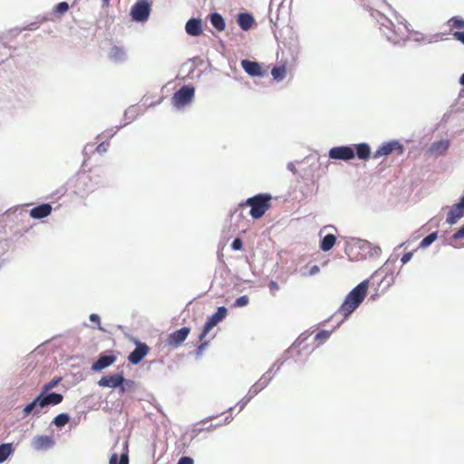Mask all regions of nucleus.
Masks as SVG:
<instances>
[{
  "mask_svg": "<svg viewBox=\"0 0 464 464\" xmlns=\"http://www.w3.org/2000/svg\"><path fill=\"white\" fill-rule=\"evenodd\" d=\"M369 288V280H363L345 297L338 313L343 317L349 316L364 300Z\"/></svg>",
  "mask_w": 464,
  "mask_h": 464,
  "instance_id": "1",
  "label": "nucleus"
},
{
  "mask_svg": "<svg viewBox=\"0 0 464 464\" xmlns=\"http://www.w3.org/2000/svg\"><path fill=\"white\" fill-rule=\"evenodd\" d=\"M272 196L268 193H260L248 198L240 207H249L250 216L254 219L261 218L272 207Z\"/></svg>",
  "mask_w": 464,
  "mask_h": 464,
  "instance_id": "2",
  "label": "nucleus"
},
{
  "mask_svg": "<svg viewBox=\"0 0 464 464\" xmlns=\"http://www.w3.org/2000/svg\"><path fill=\"white\" fill-rule=\"evenodd\" d=\"M227 311L226 307L221 306V307H218L217 312L207 320V322L205 323V324L203 326L202 333L199 335V340H200V342H202L201 344L198 346L199 352L202 351L205 348V346L208 344L207 342H203V339L205 338V336L209 333V331L214 326H216L219 322H221L227 316Z\"/></svg>",
  "mask_w": 464,
  "mask_h": 464,
  "instance_id": "3",
  "label": "nucleus"
},
{
  "mask_svg": "<svg viewBox=\"0 0 464 464\" xmlns=\"http://www.w3.org/2000/svg\"><path fill=\"white\" fill-rule=\"evenodd\" d=\"M75 192L83 197L92 192L96 188V184L92 182V177L86 172L78 173L73 184Z\"/></svg>",
  "mask_w": 464,
  "mask_h": 464,
  "instance_id": "4",
  "label": "nucleus"
},
{
  "mask_svg": "<svg viewBox=\"0 0 464 464\" xmlns=\"http://www.w3.org/2000/svg\"><path fill=\"white\" fill-rule=\"evenodd\" d=\"M130 14L134 21H147L150 14V5L147 0H140L132 6Z\"/></svg>",
  "mask_w": 464,
  "mask_h": 464,
  "instance_id": "5",
  "label": "nucleus"
},
{
  "mask_svg": "<svg viewBox=\"0 0 464 464\" xmlns=\"http://www.w3.org/2000/svg\"><path fill=\"white\" fill-rule=\"evenodd\" d=\"M393 151H396L398 155H401L403 153V146L397 140L383 143L374 152L373 158L378 159L382 156H387Z\"/></svg>",
  "mask_w": 464,
  "mask_h": 464,
  "instance_id": "6",
  "label": "nucleus"
},
{
  "mask_svg": "<svg viewBox=\"0 0 464 464\" xmlns=\"http://www.w3.org/2000/svg\"><path fill=\"white\" fill-rule=\"evenodd\" d=\"M241 66L244 71L252 77H263L267 75V68H263L261 64L256 62L249 60H242Z\"/></svg>",
  "mask_w": 464,
  "mask_h": 464,
  "instance_id": "7",
  "label": "nucleus"
},
{
  "mask_svg": "<svg viewBox=\"0 0 464 464\" xmlns=\"http://www.w3.org/2000/svg\"><path fill=\"white\" fill-rule=\"evenodd\" d=\"M354 155V150L349 146L334 147L329 151V157L333 160H350Z\"/></svg>",
  "mask_w": 464,
  "mask_h": 464,
  "instance_id": "8",
  "label": "nucleus"
},
{
  "mask_svg": "<svg viewBox=\"0 0 464 464\" xmlns=\"http://www.w3.org/2000/svg\"><path fill=\"white\" fill-rule=\"evenodd\" d=\"M135 343L136 348L128 356V361L132 364L140 363L150 352V347L145 343L137 341Z\"/></svg>",
  "mask_w": 464,
  "mask_h": 464,
  "instance_id": "9",
  "label": "nucleus"
},
{
  "mask_svg": "<svg viewBox=\"0 0 464 464\" xmlns=\"http://www.w3.org/2000/svg\"><path fill=\"white\" fill-rule=\"evenodd\" d=\"M190 333L189 327H182L171 333L167 338V343L172 347H179L188 336Z\"/></svg>",
  "mask_w": 464,
  "mask_h": 464,
  "instance_id": "10",
  "label": "nucleus"
},
{
  "mask_svg": "<svg viewBox=\"0 0 464 464\" xmlns=\"http://www.w3.org/2000/svg\"><path fill=\"white\" fill-rule=\"evenodd\" d=\"M195 89H179L172 97V102L176 107H182L189 103L194 96Z\"/></svg>",
  "mask_w": 464,
  "mask_h": 464,
  "instance_id": "11",
  "label": "nucleus"
},
{
  "mask_svg": "<svg viewBox=\"0 0 464 464\" xmlns=\"http://www.w3.org/2000/svg\"><path fill=\"white\" fill-rule=\"evenodd\" d=\"M39 401H40V408H44L48 405H57L63 401V395L60 393H49L45 394L41 392L38 396Z\"/></svg>",
  "mask_w": 464,
  "mask_h": 464,
  "instance_id": "12",
  "label": "nucleus"
},
{
  "mask_svg": "<svg viewBox=\"0 0 464 464\" xmlns=\"http://www.w3.org/2000/svg\"><path fill=\"white\" fill-rule=\"evenodd\" d=\"M54 440L52 436L38 435L34 438L32 446L36 450H43L50 449L53 446Z\"/></svg>",
  "mask_w": 464,
  "mask_h": 464,
  "instance_id": "13",
  "label": "nucleus"
},
{
  "mask_svg": "<svg viewBox=\"0 0 464 464\" xmlns=\"http://www.w3.org/2000/svg\"><path fill=\"white\" fill-rule=\"evenodd\" d=\"M122 383H123V376H122V374H119V373L103 376L98 382L99 386L109 387V388L119 387Z\"/></svg>",
  "mask_w": 464,
  "mask_h": 464,
  "instance_id": "14",
  "label": "nucleus"
},
{
  "mask_svg": "<svg viewBox=\"0 0 464 464\" xmlns=\"http://www.w3.org/2000/svg\"><path fill=\"white\" fill-rule=\"evenodd\" d=\"M116 361V356L113 354H101L98 360L92 363V370L94 372L102 371Z\"/></svg>",
  "mask_w": 464,
  "mask_h": 464,
  "instance_id": "15",
  "label": "nucleus"
},
{
  "mask_svg": "<svg viewBox=\"0 0 464 464\" xmlns=\"http://www.w3.org/2000/svg\"><path fill=\"white\" fill-rule=\"evenodd\" d=\"M109 59L116 63H123L127 60L126 50L122 46L113 45L108 53Z\"/></svg>",
  "mask_w": 464,
  "mask_h": 464,
  "instance_id": "16",
  "label": "nucleus"
},
{
  "mask_svg": "<svg viewBox=\"0 0 464 464\" xmlns=\"http://www.w3.org/2000/svg\"><path fill=\"white\" fill-rule=\"evenodd\" d=\"M450 147V141L448 140H441L433 142L428 150V152L432 156H441L446 153Z\"/></svg>",
  "mask_w": 464,
  "mask_h": 464,
  "instance_id": "17",
  "label": "nucleus"
},
{
  "mask_svg": "<svg viewBox=\"0 0 464 464\" xmlns=\"http://www.w3.org/2000/svg\"><path fill=\"white\" fill-rule=\"evenodd\" d=\"M52 206L48 203L41 204L30 210V216L34 219H41L48 217L52 212Z\"/></svg>",
  "mask_w": 464,
  "mask_h": 464,
  "instance_id": "18",
  "label": "nucleus"
},
{
  "mask_svg": "<svg viewBox=\"0 0 464 464\" xmlns=\"http://www.w3.org/2000/svg\"><path fill=\"white\" fill-rule=\"evenodd\" d=\"M464 216V208L459 204L453 205L447 216V223L450 225L456 224Z\"/></svg>",
  "mask_w": 464,
  "mask_h": 464,
  "instance_id": "19",
  "label": "nucleus"
},
{
  "mask_svg": "<svg viewBox=\"0 0 464 464\" xmlns=\"http://www.w3.org/2000/svg\"><path fill=\"white\" fill-rule=\"evenodd\" d=\"M185 28L187 34L192 36H198L202 34L201 21L199 19H189Z\"/></svg>",
  "mask_w": 464,
  "mask_h": 464,
  "instance_id": "20",
  "label": "nucleus"
},
{
  "mask_svg": "<svg viewBox=\"0 0 464 464\" xmlns=\"http://www.w3.org/2000/svg\"><path fill=\"white\" fill-rule=\"evenodd\" d=\"M254 17L248 13L239 14L237 16V24L244 31H248L254 24Z\"/></svg>",
  "mask_w": 464,
  "mask_h": 464,
  "instance_id": "21",
  "label": "nucleus"
},
{
  "mask_svg": "<svg viewBox=\"0 0 464 464\" xmlns=\"http://www.w3.org/2000/svg\"><path fill=\"white\" fill-rule=\"evenodd\" d=\"M210 23L218 32H222L226 28L225 20L218 13H214L210 15Z\"/></svg>",
  "mask_w": 464,
  "mask_h": 464,
  "instance_id": "22",
  "label": "nucleus"
},
{
  "mask_svg": "<svg viewBox=\"0 0 464 464\" xmlns=\"http://www.w3.org/2000/svg\"><path fill=\"white\" fill-rule=\"evenodd\" d=\"M356 155L360 160H366L370 158L371 149L367 143H360L355 146Z\"/></svg>",
  "mask_w": 464,
  "mask_h": 464,
  "instance_id": "23",
  "label": "nucleus"
},
{
  "mask_svg": "<svg viewBox=\"0 0 464 464\" xmlns=\"http://www.w3.org/2000/svg\"><path fill=\"white\" fill-rule=\"evenodd\" d=\"M336 242V237L333 234L326 235L321 241L320 247L323 251H329Z\"/></svg>",
  "mask_w": 464,
  "mask_h": 464,
  "instance_id": "24",
  "label": "nucleus"
},
{
  "mask_svg": "<svg viewBox=\"0 0 464 464\" xmlns=\"http://www.w3.org/2000/svg\"><path fill=\"white\" fill-rule=\"evenodd\" d=\"M14 449L12 443H4L0 445V463L5 461L14 452Z\"/></svg>",
  "mask_w": 464,
  "mask_h": 464,
  "instance_id": "25",
  "label": "nucleus"
},
{
  "mask_svg": "<svg viewBox=\"0 0 464 464\" xmlns=\"http://www.w3.org/2000/svg\"><path fill=\"white\" fill-rule=\"evenodd\" d=\"M271 74L274 80L279 82L285 78L286 76V66L282 64L280 66H276L271 70Z\"/></svg>",
  "mask_w": 464,
  "mask_h": 464,
  "instance_id": "26",
  "label": "nucleus"
},
{
  "mask_svg": "<svg viewBox=\"0 0 464 464\" xmlns=\"http://www.w3.org/2000/svg\"><path fill=\"white\" fill-rule=\"evenodd\" d=\"M37 407H40V401H39L38 397H36L31 403L27 404L24 408V410H23L24 416L26 417L33 412H34V414H38L39 411L36 410Z\"/></svg>",
  "mask_w": 464,
  "mask_h": 464,
  "instance_id": "27",
  "label": "nucleus"
},
{
  "mask_svg": "<svg viewBox=\"0 0 464 464\" xmlns=\"http://www.w3.org/2000/svg\"><path fill=\"white\" fill-rule=\"evenodd\" d=\"M119 457L117 453L111 454L109 464H129V456L128 453H123L120 457V460H118Z\"/></svg>",
  "mask_w": 464,
  "mask_h": 464,
  "instance_id": "28",
  "label": "nucleus"
},
{
  "mask_svg": "<svg viewBox=\"0 0 464 464\" xmlns=\"http://www.w3.org/2000/svg\"><path fill=\"white\" fill-rule=\"evenodd\" d=\"M70 420V417L68 414L66 413H61L59 415H57L53 420V423L58 427V428H62L63 427L64 425H66Z\"/></svg>",
  "mask_w": 464,
  "mask_h": 464,
  "instance_id": "29",
  "label": "nucleus"
},
{
  "mask_svg": "<svg viewBox=\"0 0 464 464\" xmlns=\"http://www.w3.org/2000/svg\"><path fill=\"white\" fill-rule=\"evenodd\" d=\"M437 237H438V233L437 232L430 233V235H428L426 237H424L420 241V247L426 248L427 246L431 245L437 239Z\"/></svg>",
  "mask_w": 464,
  "mask_h": 464,
  "instance_id": "30",
  "label": "nucleus"
},
{
  "mask_svg": "<svg viewBox=\"0 0 464 464\" xmlns=\"http://www.w3.org/2000/svg\"><path fill=\"white\" fill-rule=\"evenodd\" d=\"M448 23L451 29H464V20L460 17L454 16Z\"/></svg>",
  "mask_w": 464,
  "mask_h": 464,
  "instance_id": "31",
  "label": "nucleus"
},
{
  "mask_svg": "<svg viewBox=\"0 0 464 464\" xmlns=\"http://www.w3.org/2000/svg\"><path fill=\"white\" fill-rule=\"evenodd\" d=\"M62 381V378L61 377H56V378H53L52 381H50L49 382L45 383L43 387V393H46L48 391L52 390L53 388H54L56 385H58V383Z\"/></svg>",
  "mask_w": 464,
  "mask_h": 464,
  "instance_id": "32",
  "label": "nucleus"
},
{
  "mask_svg": "<svg viewBox=\"0 0 464 464\" xmlns=\"http://www.w3.org/2000/svg\"><path fill=\"white\" fill-rule=\"evenodd\" d=\"M119 387H121V392L123 393L126 391H132L135 387V382L131 380H125L123 378V383L121 384Z\"/></svg>",
  "mask_w": 464,
  "mask_h": 464,
  "instance_id": "33",
  "label": "nucleus"
},
{
  "mask_svg": "<svg viewBox=\"0 0 464 464\" xmlns=\"http://www.w3.org/2000/svg\"><path fill=\"white\" fill-rule=\"evenodd\" d=\"M69 10V5L66 2H61L59 3L55 8L54 13L58 15H62L65 14Z\"/></svg>",
  "mask_w": 464,
  "mask_h": 464,
  "instance_id": "34",
  "label": "nucleus"
},
{
  "mask_svg": "<svg viewBox=\"0 0 464 464\" xmlns=\"http://www.w3.org/2000/svg\"><path fill=\"white\" fill-rule=\"evenodd\" d=\"M248 303H249L248 297L246 295H243V296L238 297L236 300L234 306L235 307H243V306L247 305Z\"/></svg>",
  "mask_w": 464,
  "mask_h": 464,
  "instance_id": "35",
  "label": "nucleus"
},
{
  "mask_svg": "<svg viewBox=\"0 0 464 464\" xmlns=\"http://www.w3.org/2000/svg\"><path fill=\"white\" fill-rule=\"evenodd\" d=\"M268 288L271 295H275L276 292L279 290V285L276 281H270L268 284Z\"/></svg>",
  "mask_w": 464,
  "mask_h": 464,
  "instance_id": "36",
  "label": "nucleus"
},
{
  "mask_svg": "<svg viewBox=\"0 0 464 464\" xmlns=\"http://www.w3.org/2000/svg\"><path fill=\"white\" fill-rule=\"evenodd\" d=\"M453 38L457 41H459L464 44V32L461 31H455L452 33Z\"/></svg>",
  "mask_w": 464,
  "mask_h": 464,
  "instance_id": "37",
  "label": "nucleus"
},
{
  "mask_svg": "<svg viewBox=\"0 0 464 464\" xmlns=\"http://www.w3.org/2000/svg\"><path fill=\"white\" fill-rule=\"evenodd\" d=\"M330 336V333L327 331H320L315 335V340H325Z\"/></svg>",
  "mask_w": 464,
  "mask_h": 464,
  "instance_id": "38",
  "label": "nucleus"
},
{
  "mask_svg": "<svg viewBox=\"0 0 464 464\" xmlns=\"http://www.w3.org/2000/svg\"><path fill=\"white\" fill-rule=\"evenodd\" d=\"M242 246L243 244L240 238L234 239V241L231 244V247L234 250H240L242 248Z\"/></svg>",
  "mask_w": 464,
  "mask_h": 464,
  "instance_id": "39",
  "label": "nucleus"
},
{
  "mask_svg": "<svg viewBox=\"0 0 464 464\" xmlns=\"http://www.w3.org/2000/svg\"><path fill=\"white\" fill-rule=\"evenodd\" d=\"M463 237H464V226L461 227L458 231H456L452 236V238L455 240L461 239Z\"/></svg>",
  "mask_w": 464,
  "mask_h": 464,
  "instance_id": "40",
  "label": "nucleus"
},
{
  "mask_svg": "<svg viewBox=\"0 0 464 464\" xmlns=\"http://www.w3.org/2000/svg\"><path fill=\"white\" fill-rule=\"evenodd\" d=\"M108 147H109V143L102 142V143H100V144L97 146L96 150H97L99 153H103V152L107 151Z\"/></svg>",
  "mask_w": 464,
  "mask_h": 464,
  "instance_id": "41",
  "label": "nucleus"
},
{
  "mask_svg": "<svg viewBox=\"0 0 464 464\" xmlns=\"http://www.w3.org/2000/svg\"><path fill=\"white\" fill-rule=\"evenodd\" d=\"M413 256V253L412 252H407L405 253L402 257L401 258V261L403 265H405L406 263H408L411 257Z\"/></svg>",
  "mask_w": 464,
  "mask_h": 464,
  "instance_id": "42",
  "label": "nucleus"
},
{
  "mask_svg": "<svg viewBox=\"0 0 464 464\" xmlns=\"http://www.w3.org/2000/svg\"><path fill=\"white\" fill-rule=\"evenodd\" d=\"M194 461L189 457H181L178 462V464H193Z\"/></svg>",
  "mask_w": 464,
  "mask_h": 464,
  "instance_id": "43",
  "label": "nucleus"
},
{
  "mask_svg": "<svg viewBox=\"0 0 464 464\" xmlns=\"http://www.w3.org/2000/svg\"><path fill=\"white\" fill-rule=\"evenodd\" d=\"M319 271H320V267H319L318 266L314 265V266H311V267H310V269H309V275H310V276H314V275H316L317 273H319Z\"/></svg>",
  "mask_w": 464,
  "mask_h": 464,
  "instance_id": "44",
  "label": "nucleus"
},
{
  "mask_svg": "<svg viewBox=\"0 0 464 464\" xmlns=\"http://www.w3.org/2000/svg\"><path fill=\"white\" fill-rule=\"evenodd\" d=\"M90 320L93 323H96L99 324V328L102 329V327L100 326V317L99 315L95 314H92L90 315Z\"/></svg>",
  "mask_w": 464,
  "mask_h": 464,
  "instance_id": "45",
  "label": "nucleus"
},
{
  "mask_svg": "<svg viewBox=\"0 0 464 464\" xmlns=\"http://www.w3.org/2000/svg\"><path fill=\"white\" fill-rule=\"evenodd\" d=\"M458 204L464 208V196L461 198L460 202Z\"/></svg>",
  "mask_w": 464,
  "mask_h": 464,
  "instance_id": "46",
  "label": "nucleus"
},
{
  "mask_svg": "<svg viewBox=\"0 0 464 464\" xmlns=\"http://www.w3.org/2000/svg\"><path fill=\"white\" fill-rule=\"evenodd\" d=\"M459 83L464 86V73L462 74V76L459 79Z\"/></svg>",
  "mask_w": 464,
  "mask_h": 464,
  "instance_id": "47",
  "label": "nucleus"
},
{
  "mask_svg": "<svg viewBox=\"0 0 464 464\" xmlns=\"http://www.w3.org/2000/svg\"><path fill=\"white\" fill-rule=\"evenodd\" d=\"M103 1H104V3H106V4L109 2V0H103Z\"/></svg>",
  "mask_w": 464,
  "mask_h": 464,
  "instance_id": "48",
  "label": "nucleus"
}]
</instances>
